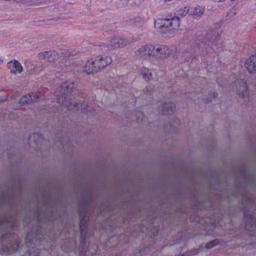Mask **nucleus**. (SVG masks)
I'll use <instances>...</instances> for the list:
<instances>
[{"mask_svg":"<svg viewBox=\"0 0 256 256\" xmlns=\"http://www.w3.org/2000/svg\"><path fill=\"white\" fill-rule=\"evenodd\" d=\"M188 12V7L185 6L184 8H181L178 11V14L182 16H186Z\"/></svg>","mask_w":256,"mask_h":256,"instance_id":"bb28decb","label":"nucleus"},{"mask_svg":"<svg viewBox=\"0 0 256 256\" xmlns=\"http://www.w3.org/2000/svg\"><path fill=\"white\" fill-rule=\"evenodd\" d=\"M204 11V8L203 7L197 6L193 9L192 14L196 17H200L203 14Z\"/></svg>","mask_w":256,"mask_h":256,"instance_id":"4be33fe9","label":"nucleus"},{"mask_svg":"<svg viewBox=\"0 0 256 256\" xmlns=\"http://www.w3.org/2000/svg\"><path fill=\"white\" fill-rule=\"evenodd\" d=\"M94 58L89 60L84 68V71L88 74H90L98 72Z\"/></svg>","mask_w":256,"mask_h":256,"instance_id":"6ab92c4d","label":"nucleus"},{"mask_svg":"<svg viewBox=\"0 0 256 256\" xmlns=\"http://www.w3.org/2000/svg\"><path fill=\"white\" fill-rule=\"evenodd\" d=\"M40 94V93L39 92H36L25 95L20 98V103L22 105L31 104L38 99Z\"/></svg>","mask_w":256,"mask_h":256,"instance_id":"4468645a","label":"nucleus"},{"mask_svg":"<svg viewBox=\"0 0 256 256\" xmlns=\"http://www.w3.org/2000/svg\"><path fill=\"white\" fill-rule=\"evenodd\" d=\"M80 229L81 236H82V243L84 244L86 236V232H85L86 228L87 222L88 218L87 214H84L83 210L80 208Z\"/></svg>","mask_w":256,"mask_h":256,"instance_id":"f8f14e48","label":"nucleus"},{"mask_svg":"<svg viewBox=\"0 0 256 256\" xmlns=\"http://www.w3.org/2000/svg\"><path fill=\"white\" fill-rule=\"evenodd\" d=\"M93 58L98 72L112 62L111 56H108L98 55Z\"/></svg>","mask_w":256,"mask_h":256,"instance_id":"1a4fd4ad","label":"nucleus"},{"mask_svg":"<svg viewBox=\"0 0 256 256\" xmlns=\"http://www.w3.org/2000/svg\"><path fill=\"white\" fill-rule=\"evenodd\" d=\"M244 66L250 74L255 73L256 72V56L252 55L246 59Z\"/></svg>","mask_w":256,"mask_h":256,"instance_id":"f3484780","label":"nucleus"},{"mask_svg":"<svg viewBox=\"0 0 256 256\" xmlns=\"http://www.w3.org/2000/svg\"><path fill=\"white\" fill-rule=\"evenodd\" d=\"M14 198L10 199L8 196H6L0 198V206L6 204H13Z\"/></svg>","mask_w":256,"mask_h":256,"instance_id":"b1692460","label":"nucleus"},{"mask_svg":"<svg viewBox=\"0 0 256 256\" xmlns=\"http://www.w3.org/2000/svg\"><path fill=\"white\" fill-rule=\"evenodd\" d=\"M39 250L35 247L30 248L23 256H39Z\"/></svg>","mask_w":256,"mask_h":256,"instance_id":"5701e85b","label":"nucleus"},{"mask_svg":"<svg viewBox=\"0 0 256 256\" xmlns=\"http://www.w3.org/2000/svg\"><path fill=\"white\" fill-rule=\"evenodd\" d=\"M71 70V68H66V70Z\"/></svg>","mask_w":256,"mask_h":256,"instance_id":"2f4dec72","label":"nucleus"},{"mask_svg":"<svg viewBox=\"0 0 256 256\" xmlns=\"http://www.w3.org/2000/svg\"><path fill=\"white\" fill-rule=\"evenodd\" d=\"M175 108V104L172 102H168L162 104L158 108L159 112L164 114H172Z\"/></svg>","mask_w":256,"mask_h":256,"instance_id":"a211bd4d","label":"nucleus"},{"mask_svg":"<svg viewBox=\"0 0 256 256\" xmlns=\"http://www.w3.org/2000/svg\"><path fill=\"white\" fill-rule=\"evenodd\" d=\"M210 102V100H206V102Z\"/></svg>","mask_w":256,"mask_h":256,"instance_id":"473e14b6","label":"nucleus"},{"mask_svg":"<svg viewBox=\"0 0 256 256\" xmlns=\"http://www.w3.org/2000/svg\"><path fill=\"white\" fill-rule=\"evenodd\" d=\"M156 23L160 24V26L158 27L160 32L168 34V36H174V30L178 28L180 24V20L178 17L170 19L158 20Z\"/></svg>","mask_w":256,"mask_h":256,"instance_id":"20e7f679","label":"nucleus"},{"mask_svg":"<svg viewBox=\"0 0 256 256\" xmlns=\"http://www.w3.org/2000/svg\"><path fill=\"white\" fill-rule=\"evenodd\" d=\"M6 228L15 229L17 228V218L16 216H2L0 217V230Z\"/></svg>","mask_w":256,"mask_h":256,"instance_id":"423d86ee","label":"nucleus"},{"mask_svg":"<svg viewBox=\"0 0 256 256\" xmlns=\"http://www.w3.org/2000/svg\"><path fill=\"white\" fill-rule=\"evenodd\" d=\"M44 238V235L42 234L41 230L38 228L36 230L28 233L26 242L28 246H31L32 244H38Z\"/></svg>","mask_w":256,"mask_h":256,"instance_id":"0eeeda50","label":"nucleus"},{"mask_svg":"<svg viewBox=\"0 0 256 256\" xmlns=\"http://www.w3.org/2000/svg\"><path fill=\"white\" fill-rule=\"evenodd\" d=\"M245 228L250 234L256 235V220L251 214L244 212Z\"/></svg>","mask_w":256,"mask_h":256,"instance_id":"6e6552de","label":"nucleus"},{"mask_svg":"<svg viewBox=\"0 0 256 256\" xmlns=\"http://www.w3.org/2000/svg\"><path fill=\"white\" fill-rule=\"evenodd\" d=\"M217 95L218 94L216 92H214L212 94V98H215L217 96Z\"/></svg>","mask_w":256,"mask_h":256,"instance_id":"c756f323","label":"nucleus"},{"mask_svg":"<svg viewBox=\"0 0 256 256\" xmlns=\"http://www.w3.org/2000/svg\"><path fill=\"white\" fill-rule=\"evenodd\" d=\"M236 86L238 94L242 98H248L249 91L246 82L244 80H238L236 82Z\"/></svg>","mask_w":256,"mask_h":256,"instance_id":"9b49d317","label":"nucleus"},{"mask_svg":"<svg viewBox=\"0 0 256 256\" xmlns=\"http://www.w3.org/2000/svg\"><path fill=\"white\" fill-rule=\"evenodd\" d=\"M26 68L30 74H37L42 69L41 66H36L30 60H26L25 62Z\"/></svg>","mask_w":256,"mask_h":256,"instance_id":"aec40b11","label":"nucleus"},{"mask_svg":"<svg viewBox=\"0 0 256 256\" xmlns=\"http://www.w3.org/2000/svg\"><path fill=\"white\" fill-rule=\"evenodd\" d=\"M154 46L152 45H146L138 49L135 52V54L137 56L143 58H147L151 56H154Z\"/></svg>","mask_w":256,"mask_h":256,"instance_id":"9d476101","label":"nucleus"},{"mask_svg":"<svg viewBox=\"0 0 256 256\" xmlns=\"http://www.w3.org/2000/svg\"><path fill=\"white\" fill-rule=\"evenodd\" d=\"M180 256H186V254H182Z\"/></svg>","mask_w":256,"mask_h":256,"instance_id":"72a5a7b5","label":"nucleus"},{"mask_svg":"<svg viewBox=\"0 0 256 256\" xmlns=\"http://www.w3.org/2000/svg\"><path fill=\"white\" fill-rule=\"evenodd\" d=\"M140 74L144 78L147 80L151 79L152 77V74L150 70L145 68L140 70Z\"/></svg>","mask_w":256,"mask_h":256,"instance_id":"412c9836","label":"nucleus"},{"mask_svg":"<svg viewBox=\"0 0 256 256\" xmlns=\"http://www.w3.org/2000/svg\"><path fill=\"white\" fill-rule=\"evenodd\" d=\"M150 90H150L148 88H146L144 90V93H146V94H150Z\"/></svg>","mask_w":256,"mask_h":256,"instance_id":"c85d7f7f","label":"nucleus"},{"mask_svg":"<svg viewBox=\"0 0 256 256\" xmlns=\"http://www.w3.org/2000/svg\"><path fill=\"white\" fill-rule=\"evenodd\" d=\"M132 42L130 38L120 36H114L108 40L107 44L108 46L112 48H121L129 44Z\"/></svg>","mask_w":256,"mask_h":256,"instance_id":"39448f33","label":"nucleus"},{"mask_svg":"<svg viewBox=\"0 0 256 256\" xmlns=\"http://www.w3.org/2000/svg\"><path fill=\"white\" fill-rule=\"evenodd\" d=\"M39 58L46 60L50 62H54L58 60V54L56 51H48L41 52L38 55Z\"/></svg>","mask_w":256,"mask_h":256,"instance_id":"ddd939ff","label":"nucleus"},{"mask_svg":"<svg viewBox=\"0 0 256 256\" xmlns=\"http://www.w3.org/2000/svg\"><path fill=\"white\" fill-rule=\"evenodd\" d=\"M138 122L143 119V114L140 112H138L136 114Z\"/></svg>","mask_w":256,"mask_h":256,"instance_id":"cd10ccee","label":"nucleus"},{"mask_svg":"<svg viewBox=\"0 0 256 256\" xmlns=\"http://www.w3.org/2000/svg\"><path fill=\"white\" fill-rule=\"evenodd\" d=\"M214 45H215V44H214V43H212V44H211V46H212V48L213 49H214Z\"/></svg>","mask_w":256,"mask_h":256,"instance_id":"7c9ffc66","label":"nucleus"},{"mask_svg":"<svg viewBox=\"0 0 256 256\" xmlns=\"http://www.w3.org/2000/svg\"><path fill=\"white\" fill-rule=\"evenodd\" d=\"M170 50L166 46H161L158 48L154 47V56L156 58H164L170 53Z\"/></svg>","mask_w":256,"mask_h":256,"instance_id":"2eb2a0df","label":"nucleus"},{"mask_svg":"<svg viewBox=\"0 0 256 256\" xmlns=\"http://www.w3.org/2000/svg\"><path fill=\"white\" fill-rule=\"evenodd\" d=\"M184 57L186 61L190 62L194 58V55L192 52H186L184 54Z\"/></svg>","mask_w":256,"mask_h":256,"instance_id":"393cba45","label":"nucleus"},{"mask_svg":"<svg viewBox=\"0 0 256 256\" xmlns=\"http://www.w3.org/2000/svg\"><path fill=\"white\" fill-rule=\"evenodd\" d=\"M219 244V240L217 239L214 240L207 243L206 246V248H211L214 246H217Z\"/></svg>","mask_w":256,"mask_h":256,"instance_id":"a878e982","label":"nucleus"},{"mask_svg":"<svg viewBox=\"0 0 256 256\" xmlns=\"http://www.w3.org/2000/svg\"><path fill=\"white\" fill-rule=\"evenodd\" d=\"M20 242L14 237H10L6 234L0 238V253L4 255H8L16 252L20 245Z\"/></svg>","mask_w":256,"mask_h":256,"instance_id":"7ed1b4c3","label":"nucleus"},{"mask_svg":"<svg viewBox=\"0 0 256 256\" xmlns=\"http://www.w3.org/2000/svg\"><path fill=\"white\" fill-rule=\"evenodd\" d=\"M7 66L10 72L14 74H19L23 71V67L21 64L16 60L9 62Z\"/></svg>","mask_w":256,"mask_h":256,"instance_id":"dca6fc26","label":"nucleus"},{"mask_svg":"<svg viewBox=\"0 0 256 256\" xmlns=\"http://www.w3.org/2000/svg\"><path fill=\"white\" fill-rule=\"evenodd\" d=\"M40 206L42 205L44 208V212L38 210L34 212L32 214L30 212V215H32L34 218L36 219L40 222H52L55 218L54 216L53 210H54V204L51 198H44L41 202L38 204Z\"/></svg>","mask_w":256,"mask_h":256,"instance_id":"f03ea898","label":"nucleus"},{"mask_svg":"<svg viewBox=\"0 0 256 256\" xmlns=\"http://www.w3.org/2000/svg\"><path fill=\"white\" fill-rule=\"evenodd\" d=\"M76 86V84L71 80L63 82L56 92L58 102L66 106L70 110H78L80 108L82 112L85 111L88 108L86 104L84 102L80 104L69 98L70 94L73 92Z\"/></svg>","mask_w":256,"mask_h":256,"instance_id":"f257e3e1","label":"nucleus"}]
</instances>
